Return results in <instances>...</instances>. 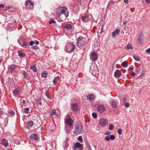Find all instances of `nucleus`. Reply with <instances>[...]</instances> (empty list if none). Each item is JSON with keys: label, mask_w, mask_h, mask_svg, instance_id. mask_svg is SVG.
Wrapping results in <instances>:
<instances>
[{"label": "nucleus", "mask_w": 150, "mask_h": 150, "mask_svg": "<svg viewBox=\"0 0 150 150\" xmlns=\"http://www.w3.org/2000/svg\"><path fill=\"white\" fill-rule=\"evenodd\" d=\"M146 52L148 54H150V48H149L146 50Z\"/></svg>", "instance_id": "nucleus-49"}, {"label": "nucleus", "mask_w": 150, "mask_h": 150, "mask_svg": "<svg viewBox=\"0 0 150 150\" xmlns=\"http://www.w3.org/2000/svg\"><path fill=\"white\" fill-rule=\"evenodd\" d=\"M76 148H79L80 150H81L83 148V144H80L79 142H77L75 143L73 149H75Z\"/></svg>", "instance_id": "nucleus-9"}, {"label": "nucleus", "mask_w": 150, "mask_h": 150, "mask_svg": "<svg viewBox=\"0 0 150 150\" xmlns=\"http://www.w3.org/2000/svg\"><path fill=\"white\" fill-rule=\"evenodd\" d=\"M144 35L142 33H141L137 38L136 42L138 44H142L144 40Z\"/></svg>", "instance_id": "nucleus-5"}, {"label": "nucleus", "mask_w": 150, "mask_h": 150, "mask_svg": "<svg viewBox=\"0 0 150 150\" xmlns=\"http://www.w3.org/2000/svg\"><path fill=\"white\" fill-rule=\"evenodd\" d=\"M4 5L3 4H0V8H4Z\"/></svg>", "instance_id": "nucleus-58"}, {"label": "nucleus", "mask_w": 150, "mask_h": 150, "mask_svg": "<svg viewBox=\"0 0 150 150\" xmlns=\"http://www.w3.org/2000/svg\"><path fill=\"white\" fill-rule=\"evenodd\" d=\"M13 93L15 95H17L18 94V91L16 89H15L13 91Z\"/></svg>", "instance_id": "nucleus-37"}, {"label": "nucleus", "mask_w": 150, "mask_h": 150, "mask_svg": "<svg viewBox=\"0 0 150 150\" xmlns=\"http://www.w3.org/2000/svg\"><path fill=\"white\" fill-rule=\"evenodd\" d=\"M134 69V68L133 67H129L128 69L129 70H132Z\"/></svg>", "instance_id": "nucleus-60"}, {"label": "nucleus", "mask_w": 150, "mask_h": 150, "mask_svg": "<svg viewBox=\"0 0 150 150\" xmlns=\"http://www.w3.org/2000/svg\"><path fill=\"white\" fill-rule=\"evenodd\" d=\"M34 43L33 41H31L29 42V45H34Z\"/></svg>", "instance_id": "nucleus-48"}, {"label": "nucleus", "mask_w": 150, "mask_h": 150, "mask_svg": "<svg viewBox=\"0 0 150 150\" xmlns=\"http://www.w3.org/2000/svg\"><path fill=\"white\" fill-rule=\"evenodd\" d=\"M78 109V105L76 103H74L73 104L71 107V110L74 111Z\"/></svg>", "instance_id": "nucleus-18"}, {"label": "nucleus", "mask_w": 150, "mask_h": 150, "mask_svg": "<svg viewBox=\"0 0 150 150\" xmlns=\"http://www.w3.org/2000/svg\"><path fill=\"white\" fill-rule=\"evenodd\" d=\"M134 59L136 61H139L140 60L139 59L137 56H134Z\"/></svg>", "instance_id": "nucleus-43"}, {"label": "nucleus", "mask_w": 150, "mask_h": 150, "mask_svg": "<svg viewBox=\"0 0 150 150\" xmlns=\"http://www.w3.org/2000/svg\"><path fill=\"white\" fill-rule=\"evenodd\" d=\"M97 110L100 113H102L105 111V107L102 105H99L97 107Z\"/></svg>", "instance_id": "nucleus-8"}, {"label": "nucleus", "mask_w": 150, "mask_h": 150, "mask_svg": "<svg viewBox=\"0 0 150 150\" xmlns=\"http://www.w3.org/2000/svg\"><path fill=\"white\" fill-rule=\"evenodd\" d=\"M29 109L28 108H26L24 109V112L26 114H28L29 112Z\"/></svg>", "instance_id": "nucleus-36"}, {"label": "nucleus", "mask_w": 150, "mask_h": 150, "mask_svg": "<svg viewBox=\"0 0 150 150\" xmlns=\"http://www.w3.org/2000/svg\"><path fill=\"white\" fill-rule=\"evenodd\" d=\"M117 133L120 135H121L122 133V129H119L117 131Z\"/></svg>", "instance_id": "nucleus-41"}, {"label": "nucleus", "mask_w": 150, "mask_h": 150, "mask_svg": "<svg viewBox=\"0 0 150 150\" xmlns=\"http://www.w3.org/2000/svg\"><path fill=\"white\" fill-rule=\"evenodd\" d=\"M64 27L65 28L69 30L72 28V26L71 24H67L65 25Z\"/></svg>", "instance_id": "nucleus-24"}, {"label": "nucleus", "mask_w": 150, "mask_h": 150, "mask_svg": "<svg viewBox=\"0 0 150 150\" xmlns=\"http://www.w3.org/2000/svg\"><path fill=\"white\" fill-rule=\"evenodd\" d=\"M105 139L106 141H110V137L108 136H107L105 138Z\"/></svg>", "instance_id": "nucleus-45"}, {"label": "nucleus", "mask_w": 150, "mask_h": 150, "mask_svg": "<svg viewBox=\"0 0 150 150\" xmlns=\"http://www.w3.org/2000/svg\"><path fill=\"white\" fill-rule=\"evenodd\" d=\"M1 144L5 147H7L8 146V144L7 140L4 139L1 141Z\"/></svg>", "instance_id": "nucleus-12"}, {"label": "nucleus", "mask_w": 150, "mask_h": 150, "mask_svg": "<svg viewBox=\"0 0 150 150\" xmlns=\"http://www.w3.org/2000/svg\"><path fill=\"white\" fill-rule=\"evenodd\" d=\"M30 68L31 69H32L34 72L37 71V70L35 65L31 66L30 67Z\"/></svg>", "instance_id": "nucleus-32"}, {"label": "nucleus", "mask_w": 150, "mask_h": 150, "mask_svg": "<svg viewBox=\"0 0 150 150\" xmlns=\"http://www.w3.org/2000/svg\"><path fill=\"white\" fill-rule=\"evenodd\" d=\"M47 75V73L46 71L42 72L41 74V76L44 78H46Z\"/></svg>", "instance_id": "nucleus-20"}, {"label": "nucleus", "mask_w": 150, "mask_h": 150, "mask_svg": "<svg viewBox=\"0 0 150 150\" xmlns=\"http://www.w3.org/2000/svg\"><path fill=\"white\" fill-rule=\"evenodd\" d=\"M17 68L16 66L14 64L10 65L9 67V69L11 73H12L15 69Z\"/></svg>", "instance_id": "nucleus-13"}, {"label": "nucleus", "mask_w": 150, "mask_h": 150, "mask_svg": "<svg viewBox=\"0 0 150 150\" xmlns=\"http://www.w3.org/2000/svg\"><path fill=\"white\" fill-rule=\"evenodd\" d=\"M139 68V67H136V69H135L136 71L137 72L139 71H140Z\"/></svg>", "instance_id": "nucleus-51"}, {"label": "nucleus", "mask_w": 150, "mask_h": 150, "mask_svg": "<svg viewBox=\"0 0 150 150\" xmlns=\"http://www.w3.org/2000/svg\"><path fill=\"white\" fill-rule=\"evenodd\" d=\"M57 13L60 22L65 21L69 15L67 9L65 8H59L57 9Z\"/></svg>", "instance_id": "nucleus-1"}, {"label": "nucleus", "mask_w": 150, "mask_h": 150, "mask_svg": "<svg viewBox=\"0 0 150 150\" xmlns=\"http://www.w3.org/2000/svg\"><path fill=\"white\" fill-rule=\"evenodd\" d=\"M125 107H126V108H127L129 106V104L128 103H125Z\"/></svg>", "instance_id": "nucleus-50"}, {"label": "nucleus", "mask_w": 150, "mask_h": 150, "mask_svg": "<svg viewBox=\"0 0 150 150\" xmlns=\"http://www.w3.org/2000/svg\"><path fill=\"white\" fill-rule=\"evenodd\" d=\"M47 91H46L45 92V95L46 96L48 97V98H49V97H48V95H47Z\"/></svg>", "instance_id": "nucleus-59"}, {"label": "nucleus", "mask_w": 150, "mask_h": 150, "mask_svg": "<svg viewBox=\"0 0 150 150\" xmlns=\"http://www.w3.org/2000/svg\"><path fill=\"white\" fill-rule=\"evenodd\" d=\"M33 125V122L32 121H29L27 122V125L29 127H32Z\"/></svg>", "instance_id": "nucleus-25"}, {"label": "nucleus", "mask_w": 150, "mask_h": 150, "mask_svg": "<svg viewBox=\"0 0 150 150\" xmlns=\"http://www.w3.org/2000/svg\"><path fill=\"white\" fill-rule=\"evenodd\" d=\"M124 2L127 4H128L129 3L128 0H124Z\"/></svg>", "instance_id": "nucleus-56"}, {"label": "nucleus", "mask_w": 150, "mask_h": 150, "mask_svg": "<svg viewBox=\"0 0 150 150\" xmlns=\"http://www.w3.org/2000/svg\"><path fill=\"white\" fill-rule=\"evenodd\" d=\"M50 116H52V115L55 114L57 115V113L55 111V110L54 109H52L51 110L50 112Z\"/></svg>", "instance_id": "nucleus-28"}, {"label": "nucleus", "mask_w": 150, "mask_h": 150, "mask_svg": "<svg viewBox=\"0 0 150 150\" xmlns=\"http://www.w3.org/2000/svg\"><path fill=\"white\" fill-rule=\"evenodd\" d=\"M121 65L123 67H126L128 66V63L126 61H124L122 63Z\"/></svg>", "instance_id": "nucleus-21"}, {"label": "nucleus", "mask_w": 150, "mask_h": 150, "mask_svg": "<svg viewBox=\"0 0 150 150\" xmlns=\"http://www.w3.org/2000/svg\"><path fill=\"white\" fill-rule=\"evenodd\" d=\"M114 127V125L112 124H111L109 125L108 129L110 130H112L113 129Z\"/></svg>", "instance_id": "nucleus-33"}, {"label": "nucleus", "mask_w": 150, "mask_h": 150, "mask_svg": "<svg viewBox=\"0 0 150 150\" xmlns=\"http://www.w3.org/2000/svg\"><path fill=\"white\" fill-rule=\"evenodd\" d=\"M87 97L88 98V99L89 101H92L94 100L95 98L94 95L93 94H89L87 96Z\"/></svg>", "instance_id": "nucleus-14"}, {"label": "nucleus", "mask_w": 150, "mask_h": 150, "mask_svg": "<svg viewBox=\"0 0 150 150\" xmlns=\"http://www.w3.org/2000/svg\"><path fill=\"white\" fill-rule=\"evenodd\" d=\"M59 80V77L57 76L53 80V84L54 85H55L58 82Z\"/></svg>", "instance_id": "nucleus-26"}, {"label": "nucleus", "mask_w": 150, "mask_h": 150, "mask_svg": "<svg viewBox=\"0 0 150 150\" xmlns=\"http://www.w3.org/2000/svg\"><path fill=\"white\" fill-rule=\"evenodd\" d=\"M75 128L74 129V134H79L82 132L83 128L81 123L79 122H76L75 125Z\"/></svg>", "instance_id": "nucleus-2"}, {"label": "nucleus", "mask_w": 150, "mask_h": 150, "mask_svg": "<svg viewBox=\"0 0 150 150\" xmlns=\"http://www.w3.org/2000/svg\"><path fill=\"white\" fill-rule=\"evenodd\" d=\"M9 113L11 115H14L15 114V112L13 110L9 111Z\"/></svg>", "instance_id": "nucleus-46"}, {"label": "nucleus", "mask_w": 150, "mask_h": 150, "mask_svg": "<svg viewBox=\"0 0 150 150\" xmlns=\"http://www.w3.org/2000/svg\"><path fill=\"white\" fill-rule=\"evenodd\" d=\"M27 44V43L26 42H24L22 44V45H21L22 47L26 46Z\"/></svg>", "instance_id": "nucleus-47"}, {"label": "nucleus", "mask_w": 150, "mask_h": 150, "mask_svg": "<svg viewBox=\"0 0 150 150\" xmlns=\"http://www.w3.org/2000/svg\"><path fill=\"white\" fill-rule=\"evenodd\" d=\"M76 47L75 45L72 44H69L67 45L66 47V50L68 52H72L74 51Z\"/></svg>", "instance_id": "nucleus-4"}, {"label": "nucleus", "mask_w": 150, "mask_h": 150, "mask_svg": "<svg viewBox=\"0 0 150 150\" xmlns=\"http://www.w3.org/2000/svg\"><path fill=\"white\" fill-rule=\"evenodd\" d=\"M9 9V8L8 7H6L5 8L6 10H8Z\"/></svg>", "instance_id": "nucleus-61"}, {"label": "nucleus", "mask_w": 150, "mask_h": 150, "mask_svg": "<svg viewBox=\"0 0 150 150\" xmlns=\"http://www.w3.org/2000/svg\"><path fill=\"white\" fill-rule=\"evenodd\" d=\"M92 116L94 118H97V114L95 112H93L92 113Z\"/></svg>", "instance_id": "nucleus-35"}, {"label": "nucleus", "mask_w": 150, "mask_h": 150, "mask_svg": "<svg viewBox=\"0 0 150 150\" xmlns=\"http://www.w3.org/2000/svg\"><path fill=\"white\" fill-rule=\"evenodd\" d=\"M97 59V56L95 52H92L91 56L90 57L91 59L93 61H95Z\"/></svg>", "instance_id": "nucleus-10"}, {"label": "nucleus", "mask_w": 150, "mask_h": 150, "mask_svg": "<svg viewBox=\"0 0 150 150\" xmlns=\"http://www.w3.org/2000/svg\"><path fill=\"white\" fill-rule=\"evenodd\" d=\"M55 23V21L52 19H51L50 21H49V23L50 24H51L52 23Z\"/></svg>", "instance_id": "nucleus-42"}, {"label": "nucleus", "mask_w": 150, "mask_h": 150, "mask_svg": "<svg viewBox=\"0 0 150 150\" xmlns=\"http://www.w3.org/2000/svg\"><path fill=\"white\" fill-rule=\"evenodd\" d=\"M66 122L68 125L69 126H71L72 125V120L71 118H67L66 120Z\"/></svg>", "instance_id": "nucleus-15"}, {"label": "nucleus", "mask_w": 150, "mask_h": 150, "mask_svg": "<svg viewBox=\"0 0 150 150\" xmlns=\"http://www.w3.org/2000/svg\"><path fill=\"white\" fill-rule=\"evenodd\" d=\"M146 2L148 4H150V0H145Z\"/></svg>", "instance_id": "nucleus-53"}, {"label": "nucleus", "mask_w": 150, "mask_h": 150, "mask_svg": "<svg viewBox=\"0 0 150 150\" xmlns=\"http://www.w3.org/2000/svg\"><path fill=\"white\" fill-rule=\"evenodd\" d=\"M126 48L128 50H132V49L133 47L130 44H128L126 47Z\"/></svg>", "instance_id": "nucleus-30"}, {"label": "nucleus", "mask_w": 150, "mask_h": 150, "mask_svg": "<svg viewBox=\"0 0 150 150\" xmlns=\"http://www.w3.org/2000/svg\"><path fill=\"white\" fill-rule=\"evenodd\" d=\"M110 139H111L112 140H113L115 139V137L112 134L110 135Z\"/></svg>", "instance_id": "nucleus-40"}, {"label": "nucleus", "mask_w": 150, "mask_h": 150, "mask_svg": "<svg viewBox=\"0 0 150 150\" xmlns=\"http://www.w3.org/2000/svg\"><path fill=\"white\" fill-rule=\"evenodd\" d=\"M28 3H30L32 6H33V2L30 0H28L26 1L25 3V5L26 7L28 6Z\"/></svg>", "instance_id": "nucleus-17"}, {"label": "nucleus", "mask_w": 150, "mask_h": 150, "mask_svg": "<svg viewBox=\"0 0 150 150\" xmlns=\"http://www.w3.org/2000/svg\"><path fill=\"white\" fill-rule=\"evenodd\" d=\"M18 55L19 56L21 57H25V54L23 53L22 52L18 51Z\"/></svg>", "instance_id": "nucleus-27"}, {"label": "nucleus", "mask_w": 150, "mask_h": 150, "mask_svg": "<svg viewBox=\"0 0 150 150\" xmlns=\"http://www.w3.org/2000/svg\"><path fill=\"white\" fill-rule=\"evenodd\" d=\"M108 121L106 119H101L100 120L99 123L102 127H104L107 125Z\"/></svg>", "instance_id": "nucleus-6"}, {"label": "nucleus", "mask_w": 150, "mask_h": 150, "mask_svg": "<svg viewBox=\"0 0 150 150\" xmlns=\"http://www.w3.org/2000/svg\"><path fill=\"white\" fill-rule=\"evenodd\" d=\"M143 76V75H140L137 78V79H140Z\"/></svg>", "instance_id": "nucleus-55"}, {"label": "nucleus", "mask_w": 150, "mask_h": 150, "mask_svg": "<svg viewBox=\"0 0 150 150\" xmlns=\"http://www.w3.org/2000/svg\"><path fill=\"white\" fill-rule=\"evenodd\" d=\"M3 113L0 110V115H1Z\"/></svg>", "instance_id": "nucleus-62"}, {"label": "nucleus", "mask_w": 150, "mask_h": 150, "mask_svg": "<svg viewBox=\"0 0 150 150\" xmlns=\"http://www.w3.org/2000/svg\"><path fill=\"white\" fill-rule=\"evenodd\" d=\"M78 140L81 142H83V139L81 136H79L78 138Z\"/></svg>", "instance_id": "nucleus-39"}, {"label": "nucleus", "mask_w": 150, "mask_h": 150, "mask_svg": "<svg viewBox=\"0 0 150 150\" xmlns=\"http://www.w3.org/2000/svg\"><path fill=\"white\" fill-rule=\"evenodd\" d=\"M32 49H33L37 50L39 49V47L37 46H34L32 47Z\"/></svg>", "instance_id": "nucleus-44"}, {"label": "nucleus", "mask_w": 150, "mask_h": 150, "mask_svg": "<svg viewBox=\"0 0 150 150\" xmlns=\"http://www.w3.org/2000/svg\"><path fill=\"white\" fill-rule=\"evenodd\" d=\"M23 74L24 76V78L25 79H26L27 78L28 75L25 71H23Z\"/></svg>", "instance_id": "nucleus-31"}, {"label": "nucleus", "mask_w": 150, "mask_h": 150, "mask_svg": "<svg viewBox=\"0 0 150 150\" xmlns=\"http://www.w3.org/2000/svg\"><path fill=\"white\" fill-rule=\"evenodd\" d=\"M92 18L91 15L90 14H86L82 17V20L83 21H87L89 20H90Z\"/></svg>", "instance_id": "nucleus-7"}, {"label": "nucleus", "mask_w": 150, "mask_h": 150, "mask_svg": "<svg viewBox=\"0 0 150 150\" xmlns=\"http://www.w3.org/2000/svg\"><path fill=\"white\" fill-rule=\"evenodd\" d=\"M127 23V21H125L124 22V25H125Z\"/></svg>", "instance_id": "nucleus-63"}, {"label": "nucleus", "mask_w": 150, "mask_h": 150, "mask_svg": "<svg viewBox=\"0 0 150 150\" xmlns=\"http://www.w3.org/2000/svg\"><path fill=\"white\" fill-rule=\"evenodd\" d=\"M86 147L89 149V150H92L90 145L89 144L88 142H87L86 143Z\"/></svg>", "instance_id": "nucleus-34"}, {"label": "nucleus", "mask_w": 150, "mask_h": 150, "mask_svg": "<svg viewBox=\"0 0 150 150\" xmlns=\"http://www.w3.org/2000/svg\"><path fill=\"white\" fill-rule=\"evenodd\" d=\"M120 30L117 29L112 33V37H115L116 34H118L120 33Z\"/></svg>", "instance_id": "nucleus-19"}, {"label": "nucleus", "mask_w": 150, "mask_h": 150, "mask_svg": "<svg viewBox=\"0 0 150 150\" xmlns=\"http://www.w3.org/2000/svg\"><path fill=\"white\" fill-rule=\"evenodd\" d=\"M35 102L38 105L42 103V100L41 98H38L35 99Z\"/></svg>", "instance_id": "nucleus-22"}, {"label": "nucleus", "mask_w": 150, "mask_h": 150, "mask_svg": "<svg viewBox=\"0 0 150 150\" xmlns=\"http://www.w3.org/2000/svg\"><path fill=\"white\" fill-rule=\"evenodd\" d=\"M121 72L118 69H116L115 71L114 76L115 77H120L121 75Z\"/></svg>", "instance_id": "nucleus-11"}, {"label": "nucleus", "mask_w": 150, "mask_h": 150, "mask_svg": "<svg viewBox=\"0 0 150 150\" xmlns=\"http://www.w3.org/2000/svg\"><path fill=\"white\" fill-rule=\"evenodd\" d=\"M111 105L113 108L115 109L117 107L116 103L114 101H112L111 102Z\"/></svg>", "instance_id": "nucleus-29"}, {"label": "nucleus", "mask_w": 150, "mask_h": 150, "mask_svg": "<svg viewBox=\"0 0 150 150\" xmlns=\"http://www.w3.org/2000/svg\"><path fill=\"white\" fill-rule=\"evenodd\" d=\"M23 103L24 106H25L26 105V104L28 102L27 100H23Z\"/></svg>", "instance_id": "nucleus-38"}, {"label": "nucleus", "mask_w": 150, "mask_h": 150, "mask_svg": "<svg viewBox=\"0 0 150 150\" xmlns=\"http://www.w3.org/2000/svg\"><path fill=\"white\" fill-rule=\"evenodd\" d=\"M123 99H124V101H125V100L126 99V98H123Z\"/></svg>", "instance_id": "nucleus-64"}, {"label": "nucleus", "mask_w": 150, "mask_h": 150, "mask_svg": "<svg viewBox=\"0 0 150 150\" xmlns=\"http://www.w3.org/2000/svg\"><path fill=\"white\" fill-rule=\"evenodd\" d=\"M35 44L36 45H38L39 44V42L38 41H37V40L35 41Z\"/></svg>", "instance_id": "nucleus-57"}, {"label": "nucleus", "mask_w": 150, "mask_h": 150, "mask_svg": "<svg viewBox=\"0 0 150 150\" xmlns=\"http://www.w3.org/2000/svg\"><path fill=\"white\" fill-rule=\"evenodd\" d=\"M110 134V132L109 131L107 132H105V134L106 135H109Z\"/></svg>", "instance_id": "nucleus-52"}, {"label": "nucleus", "mask_w": 150, "mask_h": 150, "mask_svg": "<svg viewBox=\"0 0 150 150\" xmlns=\"http://www.w3.org/2000/svg\"><path fill=\"white\" fill-rule=\"evenodd\" d=\"M132 73L131 74V75L132 76H134L135 75V73L133 71L131 72Z\"/></svg>", "instance_id": "nucleus-54"}, {"label": "nucleus", "mask_w": 150, "mask_h": 150, "mask_svg": "<svg viewBox=\"0 0 150 150\" xmlns=\"http://www.w3.org/2000/svg\"><path fill=\"white\" fill-rule=\"evenodd\" d=\"M30 137L32 139H34L36 141L38 139V137L37 135L35 133L31 134Z\"/></svg>", "instance_id": "nucleus-16"}, {"label": "nucleus", "mask_w": 150, "mask_h": 150, "mask_svg": "<svg viewBox=\"0 0 150 150\" xmlns=\"http://www.w3.org/2000/svg\"><path fill=\"white\" fill-rule=\"evenodd\" d=\"M68 140V139L67 138V139H66V140L64 141L65 144H64V149L66 150L67 148V147L69 146V144L67 143Z\"/></svg>", "instance_id": "nucleus-23"}, {"label": "nucleus", "mask_w": 150, "mask_h": 150, "mask_svg": "<svg viewBox=\"0 0 150 150\" xmlns=\"http://www.w3.org/2000/svg\"><path fill=\"white\" fill-rule=\"evenodd\" d=\"M77 45L79 47H81L85 45V42L83 38L79 37L77 40Z\"/></svg>", "instance_id": "nucleus-3"}]
</instances>
